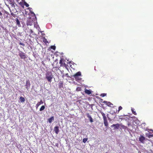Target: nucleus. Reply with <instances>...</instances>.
I'll return each instance as SVG.
<instances>
[{"instance_id": "1", "label": "nucleus", "mask_w": 153, "mask_h": 153, "mask_svg": "<svg viewBox=\"0 0 153 153\" xmlns=\"http://www.w3.org/2000/svg\"><path fill=\"white\" fill-rule=\"evenodd\" d=\"M53 76L51 72L48 71L46 74L45 78L49 82L51 83V82Z\"/></svg>"}, {"instance_id": "2", "label": "nucleus", "mask_w": 153, "mask_h": 153, "mask_svg": "<svg viewBox=\"0 0 153 153\" xmlns=\"http://www.w3.org/2000/svg\"><path fill=\"white\" fill-rule=\"evenodd\" d=\"M81 76V72L79 71L74 75L73 76L74 78L76 81L79 82L82 79V78L80 77Z\"/></svg>"}, {"instance_id": "3", "label": "nucleus", "mask_w": 153, "mask_h": 153, "mask_svg": "<svg viewBox=\"0 0 153 153\" xmlns=\"http://www.w3.org/2000/svg\"><path fill=\"white\" fill-rule=\"evenodd\" d=\"M100 113L101 114L102 116L103 117L104 121V124L105 126L106 127H107L108 125V123L107 120V118L105 115V114L101 111H100Z\"/></svg>"}, {"instance_id": "4", "label": "nucleus", "mask_w": 153, "mask_h": 153, "mask_svg": "<svg viewBox=\"0 0 153 153\" xmlns=\"http://www.w3.org/2000/svg\"><path fill=\"white\" fill-rule=\"evenodd\" d=\"M19 55L21 59H25L26 58L25 53L22 51L19 52Z\"/></svg>"}, {"instance_id": "5", "label": "nucleus", "mask_w": 153, "mask_h": 153, "mask_svg": "<svg viewBox=\"0 0 153 153\" xmlns=\"http://www.w3.org/2000/svg\"><path fill=\"white\" fill-rule=\"evenodd\" d=\"M59 64L61 66H64L65 67L66 66V65L65 63V61L63 59H60L59 61Z\"/></svg>"}, {"instance_id": "6", "label": "nucleus", "mask_w": 153, "mask_h": 153, "mask_svg": "<svg viewBox=\"0 0 153 153\" xmlns=\"http://www.w3.org/2000/svg\"><path fill=\"white\" fill-rule=\"evenodd\" d=\"M26 89L28 90L30 88V84L29 80H27L26 82L25 85Z\"/></svg>"}, {"instance_id": "7", "label": "nucleus", "mask_w": 153, "mask_h": 153, "mask_svg": "<svg viewBox=\"0 0 153 153\" xmlns=\"http://www.w3.org/2000/svg\"><path fill=\"white\" fill-rule=\"evenodd\" d=\"M120 126V125L119 124H114L111 126L112 128L114 127V129H118Z\"/></svg>"}, {"instance_id": "8", "label": "nucleus", "mask_w": 153, "mask_h": 153, "mask_svg": "<svg viewBox=\"0 0 153 153\" xmlns=\"http://www.w3.org/2000/svg\"><path fill=\"white\" fill-rule=\"evenodd\" d=\"M145 140V138L143 136L141 135L140 137L139 138V140L141 143H143L144 141Z\"/></svg>"}, {"instance_id": "9", "label": "nucleus", "mask_w": 153, "mask_h": 153, "mask_svg": "<svg viewBox=\"0 0 153 153\" xmlns=\"http://www.w3.org/2000/svg\"><path fill=\"white\" fill-rule=\"evenodd\" d=\"M103 102L109 107H111L113 105V104L109 102L104 101Z\"/></svg>"}, {"instance_id": "10", "label": "nucleus", "mask_w": 153, "mask_h": 153, "mask_svg": "<svg viewBox=\"0 0 153 153\" xmlns=\"http://www.w3.org/2000/svg\"><path fill=\"white\" fill-rule=\"evenodd\" d=\"M146 136L149 138H150L153 137V134L151 132H149L148 133L146 134Z\"/></svg>"}, {"instance_id": "11", "label": "nucleus", "mask_w": 153, "mask_h": 153, "mask_svg": "<svg viewBox=\"0 0 153 153\" xmlns=\"http://www.w3.org/2000/svg\"><path fill=\"white\" fill-rule=\"evenodd\" d=\"M86 115L87 117L89 119L91 123H92L93 122V119L91 116L90 115L89 113H87Z\"/></svg>"}, {"instance_id": "12", "label": "nucleus", "mask_w": 153, "mask_h": 153, "mask_svg": "<svg viewBox=\"0 0 153 153\" xmlns=\"http://www.w3.org/2000/svg\"><path fill=\"white\" fill-rule=\"evenodd\" d=\"M43 102L42 100H41L40 101V102H38L36 104V109H37L38 107L41 104H43Z\"/></svg>"}, {"instance_id": "13", "label": "nucleus", "mask_w": 153, "mask_h": 153, "mask_svg": "<svg viewBox=\"0 0 153 153\" xmlns=\"http://www.w3.org/2000/svg\"><path fill=\"white\" fill-rule=\"evenodd\" d=\"M54 131L55 133L56 134H57L59 132V127L57 126H56L54 128Z\"/></svg>"}, {"instance_id": "14", "label": "nucleus", "mask_w": 153, "mask_h": 153, "mask_svg": "<svg viewBox=\"0 0 153 153\" xmlns=\"http://www.w3.org/2000/svg\"><path fill=\"white\" fill-rule=\"evenodd\" d=\"M59 88H60L63 87V82L60 81L59 83Z\"/></svg>"}, {"instance_id": "15", "label": "nucleus", "mask_w": 153, "mask_h": 153, "mask_svg": "<svg viewBox=\"0 0 153 153\" xmlns=\"http://www.w3.org/2000/svg\"><path fill=\"white\" fill-rule=\"evenodd\" d=\"M54 117L52 116L51 117L48 119V121L50 123H51L52 121L54 120Z\"/></svg>"}, {"instance_id": "16", "label": "nucleus", "mask_w": 153, "mask_h": 153, "mask_svg": "<svg viewBox=\"0 0 153 153\" xmlns=\"http://www.w3.org/2000/svg\"><path fill=\"white\" fill-rule=\"evenodd\" d=\"M85 92L86 94L88 95H89L91 94V91L90 90L85 89Z\"/></svg>"}, {"instance_id": "17", "label": "nucleus", "mask_w": 153, "mask_h": 153, "mask_svg": "<svg viewBox=\"0 0 153 153\" xmlns=\"http://www.w3.org/2000/svg\"><path fill=\"white\" fill-rule=\"evenodd\" d=\"M131 111L132 113L134 114L135 115H136L137 114V113H136V111H135L134 109V108H131Z\"/></svg>"}, {"instance_id": "18", "label": "nucleus", "mask_w": 153, "mask_h": 153, "mask_svg": "<svg viewBox=\"0 0 153 153\" xmlns=\"http://www.w3.org/2000/svg\"><path fill=\"white\" fill-rule=\"evenodd\" d=\"M19 99L20 100V101L21 102H24L25 100L24 98L22 97H21L19 98Z\"/></svg>"}, {"instance_id": "19", "label": "nucleus", "mask_w": 153, "mask_h": 153, "mask_svg": "<svg viewBox=\"0 0 153 153\" xmlns=\"http://www.w3.org/2000/svg\"><path fill=\"white\" fill-rule=\"evenodd\" d=\"M16 23L17 25H18V26H20V22L19 20V19H18L17 18L16 19Z\"/></svg>"}, {"instance_id": "20", "label": "nucleus", "mask_w": 153, "mask_h": 153, "mask_svg": "<svg viewBox=\"0 0 153 153\" xmlns=\"http://www.w3.org/2000/svg\"><path fill=\"white\" fill-rule=\"evenodd\" d=\"M45 106L44 105H42L41 107L39 109V111H42L45 108Z\"/></svg>"}, {"instance_id": "21", "label": "nucleus", "mask_w": 153, "mask_h": 153, "mask_svg": "<svg viewBox=\"0 0 153 153\" xmlns=\"http://www.w3.org/2000/svg\"><path fill=\"white\" fill-rule=\"evenodd\" d=\"M33 33V30L32 29H30V34L29 35V36L30 37H32V35L30 34H32Z\"/></svg>"}, {"instance_id": "22", "label": "nucleus", "mask_w": 153, "mask_h": 153, "mask_svg": "<svg viewBox=\"0 0 153 153\" xmlns=\"http://www.w3.org/2000/svg\"><path fill=\"white\" fill-rule=\"evenodd\" d=\"M24 4L27 7H28L29 6V5L27 4L25 1L24 0Z\"/></svg>"}, {"instance_id": "23", "label": "nucleus", "mask_w": 153, "mask_h": 153, "mask_svg": "<svg viewBox=\"0 0 153 153\" xmlns=\"http://www.w3.org/2000/svg\"><path fill=\"white\" fill-rule=\"evenodd\" d=\"M88 138H84L83 139V142L84 143H85L88 140Z\"/></svg>"}, {"instance_id": "24", "label": "nucleus", "mask_w": 153, "mask_h": 153, "mask_svg": "<svg viewBox=\"0 0 153 153\" xmlns=\"http://www.w3.org/2000/svg\"><path fill=\"white\" fill-rule=\"evenodd\" d=\"M51 48L53 49V50H55L56 49V46H51Z\"/></svg>"}, {"instance_id": "25", "label": "nucleus", "mask_w": 153, "mask_h": 153, "mask_svg": "<svg viewBox=\"0 0 153 153\" xmlns=\"http://www.w3.org/2000/svg\"><path fill=\"white\" fill-rule=\"evenodd\" d=\"M106 95V94L103 93L101 94L100 96L102 97H104Z\"/></svg>"}, {"instance_id": "26", "label": "nucleus", "mask_w": 153, "mask_h": 153, "mask_svg": "<svg viewBox=\"0 0 153 153\" xmlns=\"http://www.w3.org/2000/svg\"><path fill=\"white\" fill-rule=\"evenodd\" d=\"M122 108H123L121 106H120L119 107L118 113L120 110H121L122 109Z\"/></svg>"}, {"instance_id": "27", "label": "nucleus", "mask_w": 153, "mask_h": 153, "mask_svg": "<svg viewBox=\"0 0 153 153\" xmlns=\"http://www.w3.org/2000/svg\"><path fill=\"white\" fill-rule=\"evenodd\" d=\"M11 15L13 17H15L16 16V15L14 14V13L12 12H11Z\"/></svg>"}, {"instance_id": "28", "label": "nucleus", "mask_w": 153, "mask_h": 153, "mask_svg": "<svg viewBox=\"0 0 153 153\" xmlns=\"http://www.w3.org/2000/svg\"><path fill=\"white\" fill-rule=\"evenodd\" d=\"M32 25V23H31L30 22H27V25Z\"/></svg>"}, {"instance_id": "29", "label": "nucleus", "mask_w": 153, "mask_h": 153, "mask_svg": "<svg viewBox=\"0 0 153 153\" xmlns=\"http://www.w3.org/2000/svg\"><path fill=\"white\" fill-rule=\"evenodd\" d=\"M30 13L32 14L33 16H35V14L33 12L30 11Z\"/></svg>"}, {"instance_id": "30", "label": "nucleus", "mask_w": 153, "mask_h": 153, "mask_svg": "<svg viewBox=\"0 0 153 153\" xmlns=\"http://www.w3.org/2000/svg\"><path fill=\"white\" fill-rule=\"evenodd\" d=\"M10 4H11V6H14V4L13 2H11L10 3Z\"/></svg>"}, {"instance_id": "31", "label": "nucleus", "mask_w": 153, "mask_h": 153, "mask_svg": "<svg viewBox=\"0 0 153 153\" xmlns=\"http://www.w3.org/2000/svg\"><path fill=\"white\" fill-rule=\"evenodd\" d=\"M122 127L123 128H127L126 127L124 126H122Z\"/></svg>"}, {"instance_id": "32", "label": "nucleus", "mask_w": 153, "mask_h": 153, "mask_svg": "<svg viewBox=\"0 0 153 153\" xmlns=\"http://www.w3.org/2000/svg\"><path fill=\"white\" fill-rule=\"evenodd\" d=\"M19 45H24L23 43H22V42L19 43Z\"/></svg>"}, {"instance_id": "33", "label": "nucleus", "mask_w": 153, "mask_h": 153, "mask_svg": "<svg viewBox=\"0 0 153 153\" xmlns=\"http://www.w3.org/2000/svg\"><path fill=\"white\" fill-rule=\"evenodd\" d=\"M0 15L2 17V13L0 11Z\"/></svg>"}, {"instance_id": "34", "label": "nucleus", "mask_w": 153, "mask_h": 153, "mask_svg": "<svg viewBox=\"0 0 153 153\" xmlns=\"http://www.w3.org/2000/svg\"><path fill=\"white\" fill-rule=\"evenodd\" d=\"M65 76H68V73L65 74Z\"/></svg>"}, {"instance_id": "35", "label": "nucleus", "mask_w": 153, "mask_h": 153, "mask_svg": "<svg viewBox=\"0 0 153 153\" xmlns=\"http://www.w3.org/2000/svg\"><path fill=\"white\" fill-rule=\"evenodd\" d=\"M5 12L7 14L8 13V12L5 10Z\"/></svg>"}, {"instance_id": "36", "label": "nucleus", "mask_w": 153, "mask_h": 153, "mask_svg": "<svg viewBox=\"0 0 153 153\" xmlns=\"http://www.w3.org/2000/svg\"><path fill=\"white\" fill-rule=\"evenodd\" d=\"M150 130V131H152V132H153V130H151V129H150V130Z\"/></svg>"}, {"instance_id": "37", "label": "nucleus", "mask_w": 153, "mask_h": 153, "mask_svg": "<svg viewBox=\"0 0 153 153\" xmlns=\"http://www.w3.org/2000/svg\"><path fill=\"white\" fill-rule=\"evenodd\" d=\"M129 125H130V124H129V123H128V126H129Z\"/></svg>"}, {"instance_id": "38", "label": "nucleus", "mask_w": 153, "mask_h": 153, "mask_svg": "<svg viewBox=\"0 0 153 153\" xmlns=\"http://www.w3.org/2000/svg\"><path fill=\"white\" fill-rule=\"evenodd\" d=\"M40 32L41 33H42V31H40Z\"/></svg>"}, {"instance_id": "39", "label": "nucleus", "mask_w": 153, "mask_h": 153, "mask_svg": "<svg viewBox=\"0 0 153 153\" xmlns=\"http://www.w3.org/2000/svg\"><path fill=\"white\" fill-rule=\"evenodd\" d=\"M64 75H63L62 76V77H63V76H64Z\"/></svg>"}, {"instance_id": "40", "label": "nucleus", "mask_w": 153, "mask_h": 153, "mask_svg": "<svg viewBox=\"0 0 153 153\" xmlns=\"http://www.w3.org/2000/svg\"><path fill=\"white\" fill-rule=\"evenodd\" d=\"M56 146H57V145H56Z\"/></svg>"}, {"instance_id": "41", "label": "nucleus", "mask_w": 153, "mask_h": 153, "mask_svg": "<svg viewBox=\"0 0 153 153\" xmlns=\"http://www.w3.org/2000/svg\"><path fill=\"white\" fill-rule=\"evenodd\" d=\"M56 146H57V145H56Z\"/></svg>"}]
</instances>
